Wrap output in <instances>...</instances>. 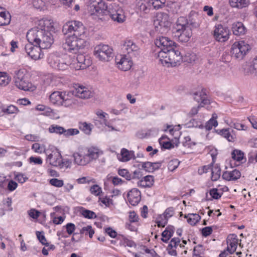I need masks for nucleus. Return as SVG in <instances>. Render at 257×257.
Instances as JSON below:
<instances>
[{
  "label": "nucleus",
  "instance_id": "39448f33",
  "mask_svg": "<svg viewBox=\"0 0 257 257\" xmlns=\"http://www.w3.org/2000/svg\"><path fill=\"white\" fill-rule=\"evenodd\" d=\"M14 81L15 85L19 89L24 91H33L35 88L30 82L26 71L23 69L15 70Z\"/></svg>",
  "mask_w": 257,
  "mask_h": 257
},
{
  "label": "nucleus",
  "instance_id": "052dcab7",
  "mask_svg": "<svg viewBox=\"0 0 257 257\" xmlns=\"http://www.w3.org/2000/svg\"><path fill=\"white\" fill-rule=\"evenodd\" d=\"M180 240L179 238L178 237H174L173 238L169 244H168V248H171V249L172 248H173V247H176V246L178 245L179 243L180 242Z\"/></svg>",
  "mask_w": 257,
  "mask_h": 257
},
{
  "label": "nucleus",
  "instance_id": "5701e85b",
  "mask_svg": "<svg viewBox=\"0 0 257 257\" xmlns=\"http://www.w3.org/2000/svg\"><path fill=\"white\" fill-rule=\"evenodd\" d=\"M241 176L240 172L234 169L232 171H225L223 173L222 178L225 180H236L240 178Z\"/></svg>",
  "mask_w": 257,
  "mask_h": 257
},
{
  "label": "nucleus",
  "instance_id": "3c124183",
  "mask_svg": "<svg viewBox=\"0 0 257 257\" xmlns=\"http://www.w3.org/2000/svg\"><path fill=\"white\" fill-rule=\"evenodd\" d=\"M63 227L66 228V232L69 235L73 234L76 229L75 225L72 223H68Z\"/></svg>",
  "mask_w": 257,
  "mask_h": 257
},
{
  "label": "nucleus",
  "instance_id": "2eb2a0df",
  "mask_svg": "<svg viewBox=\"0 0 257 257\" xmlns=\"http://www.w3.org/2000/svg\"><path fill=\"white\" fill-rule=\"evenodd\" d=\"M73 93L75 96L83 99H89L93 95L90 89L79 84H75Z\"/></svg>",
  "mask_w": 257,
  "mask_h": 257
},
{
  "label": "nucleus",
  "instance_id": "4468645a",
  "mask_svg": "<svg viewBox=\"0 0 257 257\" xmlns=\"http://www.w3.org/2000/svg\"><path fill=\"white\" fill-rule=\"evenodd\" d=\"M41 49L42 48L35 45L34 43L29 42L25 46V52L34 60H38L42 58L43 54L41 53Z\"/></svg>",
  "mask_w": 257,
  "mask_h": 257
},
{
  "label": "nucleus",
  "instance_id": "de8ad7c7",
  "mask_svg": "<svg viewBox=\"0 0 257 257\" xmlns=\"http://www.w3.org/2000/svg\"><path fill=\"white\" fill-rule=\"evenodd\" d=\"M36 235L38 239L43 245H45L47 246L49 245V244L47 242L46 238H45L43 232L37 231Z\"/></svg>",
  "mask_w": 257,
  "mask_h": 257
},
{
  "label": "nucleus",
  "instance_id": "8fccbe9b",
  "mask_svg": "<svg viewBox=\"0 0 257 257\" xmlns=\"http://www.w3.org/2000/svg\"><path fill=\"white\" fill-rule=\"evenodd\" d=\"M49 183L51 185L57 187H61L64 184L63 180H59L57 178H53L50 179Z\"/></svg>",
  "mask_w": 257,
  "mask_h": 257
},
{
  "label": "nucleus",
  "instance_id": "dca6fc26",
  "mask_svg": "<svg viewBox=\"0 0 257 257\" xmlns=\"http://www.w3.org/2000/svg\"><path fill=\"white\" fill-rule=\"evenodd\" d=\"M175 43L166 37H159L155 41V45L161 49L159 52H165L175 45Z\"/></svg>",
  "mask_w": 257,
  "mask_h": 257
},
{
  "label": "nucleus",
  "instance_id": "6e6d98bb",
  "mask_svg": "<svg viewBox=\"0 0 257 257\" xmlns=\"http://www.w3.org/2000/svg\"><path fill=\"white\" fill-rule=\"evenodd\" d=\"M75 100L73 99H65L63 98V102L61 103L60 105H63L65 107L71 106L73 104H75Z\"/></svg>",
  "mask_w": 257,
  "mask_h": 257
},
{
  "label": "nucleus",
  "instance_id": "4d7b16f0",
  "mask_svg": "<svg viewBox=\"0 0 257 257\" xmlns=\"http://www.w3.org/2000/svg\"><path fill=\"white\" fill-rule=\"evenodd\" d=\"M209 194L215 199H218L221 196V194L218 193V189L216 188L211 189L209 191Z\"/></svg>",
  "mask_w": 257,
  "mask_h": 257
},
{
  "label": "nucleus",
  "instance_id": "ea45409f",
  "mask_svg": "<svg viewBox=\"0 0 257 257\" xmlns=\"http://www.w3.org/2000/svg\"><path fill=\"white\" fill-rule=\"evenodd\" d=\"M139 9L141 11L144 12L145 14L149 13L151 9V6L150 5L149 0H148V1L146 2L142 3L139 5Z\"/></svg>",
  "mask_w": 257,
  "mask_h": 257
},
{
  "label": "nucleus",
  "instance_id": "58836bf2",
  "mask_svg": "<svg viewBox=\"0 0 257 257\" xmlns=\"http://www.w3.org/2000/svg\"><path fill=\"white\" fill-rule=\"evenodd\" d=\"M80 233L84 234L85 235L88 234L89 237L92 238L94 233V231L91 225H87L81 228L80 230Z\"/></svg>",
  "mask_w": 257,
  "mask_h": 257
},
{
  "label": "nucleus",
  "instance_id": "6e6552de",
  "mask_svg": "<svg viewBox=\"0 0 257 257\" xmlns=\"http://www.w3.org/2000/svg\"><path fill=\"white\" fill-rule=\"evenodd\" d=\"M250 46L244 41L234 42L232 45L231 54L232 58L241 60L250 50Z\"/></svg>",
  "mask_w": 257,
  "mask_h": 257
},
{
  "label": "nucleus",
  "instance_id": "9b49d317",
  "mask_svg": "<svg viewBox=\"0 0 257 257\" xmlns=\"http://www.w3.org/2000/svg\"><path fill=\"white\" fill-rule=\"evenodd\" d=\"M45 153L47 156L46 161L51 165L56 167L61 166L62 156L57 149L52 148L50 149H46Z\"/></svg>",
  "mask_w": 257,
  "mask_h": 257
},
{
  "label": "nucleus",
  "instance_id": "a878e982",
  "mask_svg": "<svg viewBox=\"0 0 257 257\" xmlns=\"http://www.w3.org/2000/svg\"><path fill=\"white\" fill-rule=\"evenodd\" d=\"M120 155L121 158L119 159V160L121 162H127L132 159H136L134 152L133 151H128L125 148L121 149Z\"/></svg>",
  "mask_w": 257,
  "mask_h": 257
},
{
  "label": "nucleus",
  "instance_id": "774afa93",
  "mask_svg": "<svg viewBox=\"0 0 257 257\" xmlns=\"http://www.w3.org/2000/svg\"><path fill=\"white\" fill-rule=\"evenodd\" d=\"M212 227L211 226L205 227L202 229V234L203 236L206 237L212 233Z\"/></svg>",
  "mask_w": 257,
  "mask_h": 257
},
{
  "label": "nucleus",
  "instance_id": "603ef678",
  "mask_svg": "<svg viewBox=\"0 0 257 257\" xmlns=\"http://www.w3.org/2000/svg\"><path fill=\"white\" fill-rule=\"evenodd\" d=\"M203 251V246L201 244H198V245L195 246L193 249V256H198V257H202L200 256V254H201Z\"/></svg>",
  "mask_w": 257,
  "mask_h": 257
},
{
  "label": "nucleus",
  "instance_id": "c03bdc74",
  "mask_svg": "<svg viewBox=\"0 0 257 257\" xmlns=\"http://www.w3.org/2000/svg\"><path fill=\"white\" fill-rule=\"evenodd\" d=\"M168 220V218L161 215L157 219L156 223L158 227H164L167 224Z\"/></svg>",
  "mask_w": 257,
  "mask_h": 257
},
{
  "label": "nucleus",
  "instance_id": "e2e57ef3",
  "mask_svg": "<svg viewBox=\"0 0 257 257\" xmlns=\"http://www.w3.org/2000/svg\"><path fill=\"white\" fill-rule=\"evenodd\" d=\"M28 214L32 218L37 219L40 215V212L35 209H31L28 211Z\"/></svg>",
  "mask_w": 257,
  "mask_h": 257
},
{
  "label": "nucleus",
  "instance_id": "9d476101",
  "mask_svg": "<svg viewBox=\"0 0 257 257\" xmlns=\"http://www.w3.org/2000/svg\"><path fill=\"white\" fill-rule=\"evenodd\" d=\"M89 11L93 15L100 16L107 13V6L102 0H90Z\"/></svg>",
  "mask_w": 257,
  "mask_h": 257
},
{
  "label": "nucleus",
  "instance_id": "bf43d9fd",
  "mask_svg": "<svg viewBox=\"0 0 257 257\" xmlns=\"http://www.w3.org/2000/svg\"><path fill=\"white\" fill-rule=\"evenodd\" d=\"M15 179H16L20 183L23 184L28 179V178L25 176L24 174L22 173H18L15 175Z\"/></svg>",
  "mask_w": 257,
  "mask_h": 257
},
{
  "label": "nucleus",
  "instance_id": "f3484780",
  "mask_svg": "<svg viewBox=\"0 0 257 257\" xmlns=\"http://www.w3.org/2000/svg\"><path fill=\"white\" fill-rule=\"evenodd\" d=\"M131 58H126V55H120L115 58V62L119 69L122 71H127L131 69L133 65Z\"/></svg>",
  "mask_w": 257,
  "mask_h": 257
},
{
  "label": "nucleus",
  "instance_id": "37998d69",
  "mask_svg": "<svg viewBox=\"0 0 257 257\" xmlns=\"http://www.w3.org/2000/svg\"><path fill=\"white\" fill-rule=\"evenodd\" d=\"M196 56L194 53H187L184 56H182V59L181 61L191 63L194 62L196 59Z\"/></svg>",
  "mask_w": 257,
  "mask_h": 257
},
{
  "label": "nucleus",
  "instance_id": "2f4dec72",
  "mask_svg": "<svg viewBox=\"0 0 257 257\" xmlns=\"http://www.w3.org/2000/svg\"><path fill=\"white\" fill-rule=\"evenodd\" d=\"M170 139L167 136H163L159 139L160 144L165 149H170L174 147V145L170 141Z\"/></svg>",
  "mask_w": 257,
  "mask_h": 257
},
{
  "label": "nucleus",
  "instance_id": "79ce46f5",
  "mask_svg": "<svg viewBox=\"0 0 257 257\" xmlns=\"http://www.w3.org/2000/svg\"><path fill=\"white\" fill-rule=\"evenodd\" d=\"M228 125L231 127H233L237 130H246L247 128V126L242 123H240L238 122L234 121V120H231L230 122L228 123Z\"/></svg>",
  "mask_w": 257,
  "mask_h": 257
},
{
  "label": "nucleus",
  "instance_id": "7ed1b4c3",
  "mask_svg": "<svg viewBox=\"0 0 257 257\" xmlns=\"http://www.w3.org/2000/svg\"><path fill=\"white\" fill-rule=\"evenodd\" d=\"M102 154V152L97 148H90L84 151L74 153L73 157L75 164L85 166L92 161L96 160Z\"/></svg>",
  "mask_w": 257,
  "mask_h": 257
},
{
  "label": "nucleus",
  "instance_id": "20e7f679",
  "mask_svg": "<svg viewBox=\"0 0 257 257\" xmlns=\"http://www.w3.org/2000/svg\"><path fill=\"white\" fill-rule=\"evenodd\" d=\"M158 58L163 65L175 66L182 60V56L175 45L165 52H159Z\"/></svg>",
  "mask_w": 257,
  "mask_h": 257
},
{
  "label": "nucleus",
  "instance_id": "c9c22d12",
  "mask_svg": "<svg viewBox=\"0 0 257 257\" xmlns=\"http://www.w3.org/2000/svg\"><path fill=\"white\" fill-rule=\"evenodd\" d=\"M185 218H187V222L191 225H195L200 219L201 217L198 214H190L185 215Z\"/></svg>",
  "mask_w": 257,
  "mask_h": 257
},
{
  "label": "nucleus",
  "instance_id": "423d86ee",
  "mask_svg": "<svg viewBox=\"0 0 257 257\" xmlns=\"http://www.w3.org/2000/svg\"><path fill=\"white\" fill-rule=\"evenodd\" d=\"M83 38L72 36L68 37L62 45L63 49L70 53H77L85 46V41Z\"/></svg>",
  "mask_w": 257,
  "mask_h": 257
},
{
  "label": "nucleus",
  "instance_id": "f257e3e1",
  "mask_svg": "<svg viewBox=\"0 0 257 257\" xmlns=\"http://www.w3.org/2000/svg\"><path fill=\"white\" fill-rule=\"evenodd\" d=\"M54 32L52 20L42 19L39 20L36 27L30 29L27 34L29 42L34 43L42 49L49 48L54 42L52 32Z\"/></svg>",
  "mask_w": 257,
  "mask_h": 257
},
{
  "label": "nucleus",
  "instance_id": "c756f323",
  "mask_svg": "<svg viewBox=\"0 0 257 257\" xmlns=\"http://www.w3.org/2000/svg\"><path fill=\"white\" fill-rule=\"evenodd\" d=\"M186 28H188L187 18L184 17H180L176 22V31H182Z\"/></svg>",
  "mask_w": 257,
  "mask_h": 257
},
{
  "label": "nucleus",
  "instance_id": "a18cd8bd",
  "mask_svg": "<svg viewBox=\"0 0 257 257\" xmlns=\"http://www.w3.org/2000/svg\"><path fill=\"white\" fill-rule=\"evenodd\" d=\"M65 133H64V136L65 137H69L70 136H73L75 135H77L79 133V131L77 128H69L68 130H66L65 128L64 130Z\"/></svg>",
  "mask_w": 257,
  "mask_h": 257
},
{
  "label": "nucleus",
  "instance_id": "680f3d73",
  "mask_svg": "<svg viewBox=\"0 0 257 257\" xmlns=\"http://www.w3.org/2000/svg\"><path fill=\"white\" fill-rule=\"evenodd\" d=\"M203 105L202 104L198 105L197 107H193L192 108V109L190 110L189 112L188 113V116L190 117H193L196 114H197L199 109L203 107Z\"/></svg>",
  "mask_w": 257,
  "mask_h": 257
},
{
  "label": "nucleus",
  "instance_id": "4c0bfd02",
  "mask_svg": "<svg viewBox=\"0 0 257 257\" xmlns=\"http://www.w3.org/2000/svg\"><path fill=\"white\" fill-rule=\"evenodd\" d=\"M232 158L236 161H241L244 159V153L240 150H234L231 153Z\"/></svg>",
  "mask_w": 257,
  "mask_h": 257
},
{
  "label": "nucleus",
  "instance_id": "f03ea898",
  "mask_svg": "<svg viewBox=\"0 0 257 257\" xmlns=\"http://www.w3.org/2000/svg\"><path fill=\"white\" fill-rule=\"evenodd\" d=\"M47 61L53 68L58 70H65L69 68L78 70L84 69L91 64L89 58L83 54L74 56L64 54L61 56L51 54L48 57Z\"/></svg>",
  "mask_w": 257,
  "mask_h": 257
},
{
  "label": "nucleus",
  "instance_id": "a19ab883",
  "mask_svg": "<svg viewBox=\"0 0 257 257\" xmlns=\"http://www.w3.org/2000/svg\"><path fill=\"white\" fill-rule=\"evenodd\" d=\"M11 80V78L5 72H1L0 75V85L6 86L7 85Z\"/></svg>",
  "mask_w": 257,
  "mask_h": 257
},
{
  "label": "nucleus",
  "instance_id": "f8f14e48",
  "mask_svg": "<svg viewBox=\"0 0 257 257\" xmlns=\"http://www.w3.org/2000/svg\"><path fill=\"white\" fill-rule=\"evenodd\" d=\"M122 49L130 58L137 57L140 54L139 46L131 40H126L124 42Z\"/></svg>",
  "mask_w": 257,
  "mask_h": 257
},
{
  "label": "nucleus",
  "instance_id": "a211bd4d",
  "mask_svg": "<svg viewBox=\"0 0 257 257\" xmlns=\"http://www.w3.org/2000/svg\"><path fill=\"white\" fill-rule=\"evenodd\" d=\"M188 28L191 30L197 29L201 24V17L197 13L191 11L187 18Z\"/></svg>",
  "mask_w": 257,
  "mask_h": 257
},
{
  "label": "nucleus",
  "instance_id": "1a4fd4ad",
  "mask_svg": "<svg viewBox=\"0 0 257 257\" xmlns=\"http://www.w3.org/2000/svg\"><path fill=\"white\" fill-rule=\"evenodd\" d=\"M112 51L108 45L100 44L95 47L94 54L101 61H109L112 58Z\"/></svg>",
  "mask_w": 257,
  "mask_h": 257
},
{
  "label": "nucleus",
  "instance_id": "4be33fe9",
  "mask_svg": "<svg viewBox=\"0 0 257 257\" xmlns=\"http://www.w3.org/2000/svg\"><path fill=\"white\" fill-rule=\"evenodd\" d=\"M233 34L236 36H241L245 34L246 29L241 22L234 23L232 25Z\"/></svg>",
  "mask_w": 257,
  "mask_h": 257
},
{
  "label": "nucleus",
  "instance_id": "b1692460",
  "mask_svg": "<svg viewBox=\"0 0 257 257\" xmlns=\"http://www.w3.org/2000/svg\"><path fill=\"white\" fill-rule=\"evenodd\" d=\"M219 134L230 142H234L236 140V136L234 131L229 128H224L219 131Z\"/></svg>",
  "mask_w": 257,
  "mask_h": 257
},
{
  "label": "nucleus",
  "instance_id": "aec40b11",
  "mask_svg": "<svg viewBox=\"0 0 257 257\" xmlns=\"http://www.w3.org/2000/svg\"><path fill=\"white\" fill-rule=\"evenodd\" d=\"M238 239L237 235L232 234L229 235L227 238V243L228 246L227 247V250L229 251L230 254L233 253L237 248Z\"/></svg>",
  "mask_w": 257,
  "mask_h": 257
},
{
  "label": "nucleus",
  "instance_id": "72a5a7b5",
  "mask_svg": "<svg viewBox=\"0 0 257 257\" xmlns=\"http://www.w3.org/2000/svg\"><path fill=\"white\" fill-rule=\"evenodd\" d=\"M150 5L155 10H159L165 7L166 0H149Z\"/></svg>",
  "mask_w": 257,
  "mask_h": 257
},
{
  "label": "nucleus",
  "instance_id": "0eeeda50",
  "mask_svg": "<svg viewBox=\"0 0 257 257\" xmlns=\"http://www.w3.org/2000/svg\"><path fill=\"white\" fill-rule=\"evenodd\" d=\"M63 32L66 34L73 32L72 36L83 37L85 35V27L79 21H70L66 23L63 27Z\"/></svg>",
  "mask_w": 257,
  "mask_h": 257
},
{
  "label": "nucleus",
  "instance_id": "0e129e2a",
  "mask_svg": "<svg viewBox=\"0 0 257 257\" xmlns=\"http://www.w3.org/2000/svg\"><path fill=\"white\" fill-rule=\"evenodd\" d=\"M3 112L7 113L8 114H12L17 112V108L16 106L11 105L8 106L6 108H3Z\"/></svg>",
  "mask_w": 257,
  "mask_h": 257
},
{
  "label": "nucleus",
  "instance_id": "5fc2aeb1",
  "mask_svg": "<svg viewBox=\"0 0 257 257\" xmlns=\"http://www.w3.org/2000/svg\"><path fill=\"white\" fill-rule=\"evenodd\" d=\"M152 165V163L150 162H147L142 163V167L145 170V171L148 172H153L154 171V169H153Z\"/></svg>",
  "mask_w": 257,
  "mask_h": 257
},
{
  "label": "nucleus",
  "instance_id": "cd10ccee",
  "mask_svg": "<svg viewBox=\"0 0 257 257\" xmlns=\"http://www.w3.org/2000/svg\"><path fill=\"white\" fill-rule=\"evenodd\" d=\"M63 98L62 92L59 91L54 92L49 97L50 101L52 103L58 105H60L62 102H63Z\"/></svg>",
  "mask_w": 257,
  "mask_h": 257
},
{
  "label": "nucleus",
  "instance_id": "bb28decb",
  "mask_svg": "<svg viewBox=\"0 0 257 257\" xmlns=\"http://www.w3.org/2000/svg\"><path fill=\"white\" fill-rule=\"evenodd\" d=\"M178 33V38L182 42H187L192 36V30L188 28L184 29L182 31H176Z\"/></svg>",
  "mask_w": 257,
  "mask_h": 257
},
{
  "label": "nucleus",
  "instance_id": "69168bd1",
  "mask_svg": "<svg viewBox=\"0 0 257 257\" xmlns=\"http://www.w3.org/2000/svg\"><path fill=\"white\" fill-rule=\"evenodd\" d=\"M139 216L137 213L134 212H130L129 214L130 222H137L139 221Z\"/></svg>",
  "mask_w": 257,
  "mask_h": 257
},
{
  "label": "nucleus",
  "instance_id": "393cba45",
  "mask_svg": "<svg viewBox=\"0 0 257 257\" xmlns=\"http://www.w3.org/2000/svg\"><path fill=\"white\" fill-rule=\"evenodd\" d=\"M111 19L118 23H123L125 20V16L122 10H118L109 15Z\"/></svg>",
  "mask_w": 257,
  "mask_h": 257
},
{
  "label": "nucleus",
  "instance_id": "e433bc0d",
  "mask_svg": "<svg viewBox=\"0 0 257 257\" xmlns=\"http://www.w3.org/2000/svg\"><path fill=\"white\" fill-rule=\"evenodd\" d=\"M78 126L79 129L85 134L89 135L91 133L92 125L90 123H88L86 122H80Z\"/></svg>",
  "mask_w": 257,
  "mask_h": 257
},
{
  "label": "nucleus",
  "instance_id": "09e8293b",
  "mask_svg": "<svg viewBox=\"0 0 257 257\" xmlns=\"http://www.w3.org/2000/svg\"><path fill=\"white\" fill-rule=\"evenodd\" d=\"M82 214L85 218L89 219H92L96 217V215L94 212L87 209L83 210Z\"/></svg>",
  "mask_w": 257,
  "mask_h": 257
},
{
  "label": "nucleus",
  "instance_id": "13d9d810",
  "mask_svg": "<svg viewBox=\"0 0 257 257\" xmlns=\"http://www.w3.org/2000/svg\"><path fill=\"white\" fill-rule=\"evenodd\" d=\"M32 149L36 153H38L39 154L42 153L43 152H45V151L43 148L41 147L40 144L39 143H35L32 146Z\"/></svg>",
  "mask_w": 257,
  "mask_h": 257
},
{
  "label": "nucleus",
  "instance_id": "ddd939ff",
  "mask_svg": "<svg viewBox=\"0 0 257 257\" xmlns=\"http://www.w3.org/2000/svg\"><path fill=\"white\" fill-rule=\"evenodd\" d=\"M213 35L216 41L224 42L229 39V30L226 27L218 24L215 27Z\"/></svg>",
  "mask_w": 257,
  "mask_h": 257
},
{
  "label": "nucleus",
  "instance_id": "49530a36",
  "mask_svg": "<svg viewBox=\"0 0 257 257\" xmlns=\"http://www.w3.org/2000/svg\"><path fill=\"white\" fill-rule=\"evenodd\" d=\"M91 193L95 196H98L102 192V189L98 185H93L89 189Z\"/></svg>",
  "mask_w": 257,
  "mask_h": 257
},
{
  "label": "nucleus",
  "instance_id": "412c9836",
  "mask_svg": "<svg viewBox=\"0 0 257 257\" xmlns=\"http://www.w3.org/2000/svg\"><path fill=\"white\" fill-rule=\"evenodd\" d=\"M193 98L198 102H200V104L203 105L210 103V100L207 98L206 94L203 90L194 93Z\"/></svg>",
  "mask_w": 257,
  "mask_h": 257
},
{
  "label": "nucleus",
  "instance_id": "338daca9",
  "mask_svg": "<svg viewBox=\"0 0 257 257\" xmlns=\"http://www.w3.org/2000/svg\"><path fill=\"white\" fill-rule=\"evenodd\" d=\"M121 237L122 239L121 241V244L122 245L130 247H132L134 245V242L133 241L129 240L123 235H121Z\"/></svg>",
  "mask_w": 257,
  "mask_h": 257
},
{
  "label": "nucleus",
  "instance_id": "7c9ffc66",
  "mask_svg": "<svg viewBox=\"0 0 257 257\" xmlns=\"http://www.w3.org/2000/svg\"><path fill=\"white\" fill-rule=\"evenodd\" d=\"M211 171L212 181H217L220 178L221 175V169L219 166L218 164L212 165Z\"/></svg>",
  "mask_w": 257,
  "mask_h": 257
},
{
  "label": "nucleus",
  "instance_id": "c85d7f7f",
  "mask_svg": "<svg viewBox=\"0 0 257 257\" xmlns=\"http://www.w3.org/2000/svg\"><path fill=\"white\" fill-rule=\"evenodd\" d=\"M249 0H229L230 6L238 9L245 8L249 5Z\"/></svg>",
  "mask_w": 257,
  "mask_h": 257
},
{
  "label": "nucleus",
  "instance_id": "6ab92c4d",
  "mask_svg": "<svg viewBox=\"0 0 257 257\" xmlns=\"http://www.w3.org/2000/svg\"><path fill=\"white\" fill-rule=\"evenodd\" d=\"M127 199L133 206H136L140 202L141 195L140 191L137 188H133L127 193Z\"/></svg>",
  "mask_w": 257,
  "mask_h": 257
},
{
  "label": "nucleus",
  "instance_id": "473e14b6",
  "mask_svg": "<svg viewBox=\"0 0 257 257\" xmlns=\"http://www.w3.org/2000/svg\"><path fill=\"white\" fill-rule=\"evenodd\" d=\"M217 117V114L213 113L212 117L205 124V127L207 130H210L212 127H216L218 125V122L216 120Z\"/></svg>",
  "mask_w": 257,
  "mask_h": 257
},
{
  "label": "nucleus",
  "instance_id": "864d4df0",
  "mask_svg": "<svg viewBox=\"0 0 257 257\" xmlns=\"http://www.w3.org/2000/svg\"><path fill=\"white\" fill-rule=\"evenodd\" d=\"M118 174L120 176L125 178L127 180H130L132 179L131 175L126 169H123L118 170Z\"/></svg>",
  "mask_w": 257,
  "mask_h": 257
},
{
  "label": "nucleus",
  "instance_id": "f704fd0d",
  "mask_svg": "<svg viewBox=\"0 0 257 257\" xmlns=\"http://www.w3.org/2000/svg\"><path fill=\"white\" fill-rule=\"evenodd\" d=\"M64 127L56 124L51 125L48 128L49 133L58 135H64Z\"/></svg>",
  "mask_w": 257,
  "mask_h": 257
}]
</instances>
